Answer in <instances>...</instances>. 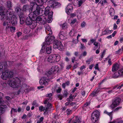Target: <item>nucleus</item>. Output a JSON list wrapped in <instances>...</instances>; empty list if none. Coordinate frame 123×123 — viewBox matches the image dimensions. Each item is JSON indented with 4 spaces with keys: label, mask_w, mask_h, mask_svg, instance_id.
Here are the masks:
<instances>
[{
    "label": "nucleus",
    "mask_w": 123,
    "mask_h": 123,
    "mask_svg": "<svg viewBox=\"0 0 123 123\" xmlns=\"http://www.w3.org/2000/svg\"><path fill=\"white\" fill-rule=\"evenodd\" d=\"M21 81L18 78H12L9 79L8 83L9 85L13 88H18L20 85Z\"/></svg>",
    "instance_id": "nucleus-1"
},
{
    "label": "nucleus",
    "mask_w": 123,
    "mask_h": 123,
    "mask_svg": "<svg viewBox=\"0 0 123 123\" xmlns=\"http://www.w3.org/2000/svg\"><path fill=\"white\" fill-rule=\"evenodd\" d=\"M44 9V7L42 6H37L36 10L34 11L33 13L34 17H37V16L39 15L40 16L42 15L44 13V11L43 9Z\"/></svg>",
    "instance_id": "nucleus-2"
},
{
    "label": "nucleus",
    "mask_w": 123,
    "mask_h": 123,
    "mask_svg": "<svg viewBox=\"0 0 123 123\" xmlns=\"http://www.w3.org/2000/svg\"><path fill=\"white\" fill-rule=\"evenodd\" d=\"M47 104V106L45 109L43 106H41L39 107V110L41 111H43L44 114H47L51 111L52 105L50 103Z\"/></svg>",
    "instance_id": "nucleus-3"
},
{
    "label": "nucleus",
    "mask_w": 123,
    "mask_h": 123,
    "mask_svg": "<svg viewBox=\"0 0 123 123\" xmlns=\"http://www.w3.org/2000/svg\"><path fill=\"white\" fill-rule=\"evenodd\" d=\"M13 73L12 71H5L4 72H2V75L1 76V78L3 79L6 80L7 78H11L13 77Z\"/></svg>",
    "instance_id": "nucleus-4"
},
{
    "label": "nucleus",
    "mask_w": 123,
    "mask_h": 123,
    "mask_svg": "<svg viewBox=\"0 0 123 123\" xmlns=\"http://www.w3.org/2000/svg\"><path fill=\"white\" fill-rule=\"evenodd\" d=\"M53 47L54 49H58L60 51L62 50L64 48L61 42L57 40L54 41Z\"/></svg>",
    "instance_id": "nucleus-5"
},
{
    "label": "nucleus",
    "mask_w": 123,
    "mask_h": 123,
    "mask_svg": "<svg viewBox=\"0 0 123 123\" xmlns=\"http://www.w3.org/2000/svg\"><path fill=\"white\" fill-rule=\"evenodd\" d=\"M99 113V112L98 110L94 111L92 113L91 119L93 123L96 122L98 120Z\"/></svg>",
    "instance_id": "nucleus-6"
},
{
    "label": "nucleus",
    "mask_w": 123,
    "mask_h": 123,
    "mask_svg": "<svg viewBox=\"0 0 123 123\" xmlns=\"http://www.w3.org/2000/svg\"><path fill=\"white\" fill-rule=\"evenodd\" d=\"M121 101V99L119 97H117L112 101V103L110 106L112 109H113L119 105Z\"/></svg>",
    "instance_id": "nucleus-7"
},
{
    "label": "nucleus",
    "mask_w": 123,
    "mask_h": 123,
    "mask_svg": "<svg viewBox=\"0 0 123 123\" xmlns=\"http://www.w3.org/2000/svg\"><path fill=\"white\" fill-rule=\"evenodd\" d=\"M6 10L3 6L0 7V15L1 16L2 20L4 21L6 18Z\"/></svg>",
    "instance_id": "nucleus-8"
},
{
    "label": "nucleus",
    "mask_w": 123,
    "mask_h": 123,
    "mask_svg": "<svg viewBox=\"0 0 123 123\" xmlns=\"http://www.w3.org/2000/svg\"><path fill=\"white\" fill-rule=\"evenodd\" d=\"M48 4L51 7L53 8L55 7H58L61 5V4L53 0L49 1L48 2Z\"/></svg>",
    "instance_id": "nucleus-9"
},
{
    "label": "nucleus",
    "mask_w": 123,
    "mask_h": 123,
    "mask_svg": "<svg viewBox=\"0 0 123 123\" xmlns=\"http://www.w3.org/2000/svg\"><path fill=\"white\" fill-rule=\"evenodd\" d=\"M55 37L53 36H49L46 37L45 43L46 44L49 45L52 43L55 40Z\"/></svg>",
    "instance_id": "nucleus-10"
},
{
    "label": "nucleus",
    "mask_w": 123,
    "mask_h": 123,
    "mask_svg": "<svg viewBox=\"0 0 123 123\" xmlns=\"http://www.w3.org/2000/svg\"><path fill=\"white\" fill-rule=\"evenodd\" d=\"M49 81V79L47 77H42L39 81L40 85H47L48 84V82Z\"/></svg>",
    "instance_id": "nucleus-11"
},
{
    "label": "nucleus",
    "mask_w": 123,
    "mask_h": 123,
    "mask_svg": "<svg viewBox=\"0 0 123 123\" xmlns=\"http://www.w3.org/2000/svg\"><path fill=\"white\" fill-rule=\"evenodd\" d=\"M59 69V68L58 66H53L48 71V73L49 74H55L58 72Z\"/></svg>",
    "instance_id": "nucleus-12"
},
{
    "label": "nucleus",
    "mask_w": 123,
    "mask_h": 123,
    "mask_svg": "<svg viewBox=\"0 0 123 123\" xmlns=\"http://www.w3.org/2000/svg\"><path fill=\"white\" fill-rule=\"evenodd\" d=\"M33 13H29V17L26 18L25 23H32V21H34V20L32 18H34L36 17H34V15Z\"/></svg>",
    "instance_id": "nucleus-13"
},
{
    "label": "nucleus",
    "mask_w": 123,
    "mask_h": 123,
    "mask_svg": "<svg viewBox=\"0 0 123 123\" xmlns=\"http://www.w3.org/2000/svg\"><path fill=\"white\" fill-rule=\"evenodd\" d=\"M15 12L19 16V17H22L24 16V14L21 10L20 7H17L15 9Z\"/></svg>",
    "instance_id": "nucleus-14"
},
{
    "label": "nucleus",
    "mask_w": 123,
    "mask_h": 123,
    "mask_svg": "<svg viewBox=\"0 0 123 123\" xmlns=\"http://www.w3.org/2000/svg\"><path fill=\"white\" fill-rule=\"evenodd\" d=\"M58 38L60 39L63 40L66 38V33L63 31H61L58 35Z\"/></svg>",
    "instance_id": "nucleus-15"
},
{
    "label": "nucleus",
    "mask_w": 123,
    "mask_h": 123,
    "mask_svg": "<svg viewBox=\"0 0 123 123\" xmlns=\"http://www.w3.org/2000/svg\"><path fill=\"white\" fill-rule=\"evenodd\" d=\"M14 24H12V25H10L9 24H7L6 30H7L8 28H9L10 31L11 32H14L16 30L15 27L13 25Z\"/></svg>",
    "instance_id": "nucleus-16"
},
{
    "label": "nucleus",
    "mask_w": 123,
    "mask_h": 123,
    "mask_svg": "<svg viewBox=\"0 0 123 123\" xmlns=\"http://www.w3.org/2000/svg\"><path fill=\"white\" fill-rule=\"evenodd\" d=\"M52 95V93H49L47 94L46 95V97H49V98L45 100L44 102V104H46L47 103H49V102L51 101L52 99V98L51 97Z\"/></svg>",
    "instance_id": "nucleus-17"
},
{
    "label": "nucleus",
    "mask_w": 123,
    "mask_h": 123,
    "mask_svg": "<svg viewBox=\"0 0 123 123\" xmlns=\"http://www.w3.org/2000/svg\"><path fill=\"white\" fill-rule=\"evenodd\" d=\"M45 31L48 34L51 35L52 33V32L51 29L50 27L48 24H46L45 26Z\"/></svg>",
    "instance_id": "nucleus-18"
},
{
    "label": "nucleus",
    "mask_w": 123,
    "mask_h": 123,
    "mask_svg": "<svg viewBox=\"0 0 123 123\" xmlns=\"http://www.w3.org/2000/svg\"><path fill=\"white\" fill-rule=\"evenodd\" d=\"M7 66V63L5 61L2 62V63H0V70L5 69L6 68Z\"/></svg>",
    "instance_id": "nucleus-19"
},
{
    "label": "nucleus",
    "mask_w": 123,
    "mask_h": 123,
    "mask_svg": "<svg viewBox=\"0 0 123 123\" xmlns=\"http://www.w3.org/2000/svg\"><path fill=\"white\" fill-rule=\"evenodd\" d=\"M68 93L66 91H64L63 93V95L62 94H58L57 95V97L60 99L61 100H62V98L65 97H67L68 95Z\"/></svg>",
    "instance_id": "nucleus-20"
},
{
    "label": "nucleus",
    "mask_w": 123,
    "mask_h": 123,
    "mask_svg": "<svg viewBox=\"0 0 123 123\" xmlns=\"http://www.w3.org/2000/svg\"><path fill=\"white\" fill-rule=\"evenodd\" d=\"M55 55H54V54H52L49 55L47 58V61L50 63L54 62L55 60L54 59V57H55Z\"/></svg>",
    "instance_id": "nucleus-21"
},
{
    "label": "nucleus",
    "mask_w": 123,
    "mask_h": 123,
    "mask_svg": "<svg viewBox=\"0 0 123 123\" xmlns=\"http://www.w3.org/2000/svg\"><path fill=\"white\" fill-rule=\"evenodd\" d=\"M66 12L68 14L71 12L73 9L72 6L71 5H68L66 8Z\"/></svg>",
    "instance_id": "nucleus-22"
},
{
    "label": "nucleus",
    "mask_w": 123,
    "mask_h": 123,
    "mask_svg": "<svg viewBox=\"0 0 123 123\" xmlns=\"http://www.w3.org/2000/svg\"><path fill=\"white\" fill-rule=\"evenodd\" d=\"M77 31L74 29H72L69 33V35L71 37H73L77 35Z\"/></svg>",
    "instance_id": "nucleus-23"
},
{
    "label": "nucleus",
    "mask_w": 123,
    "mask_h": 123,
    "mask_svg": "<svg viewBox=\"0 0 123 123\" xmlns=\"http://www.w3.org/2000/svg\"><path fill=\"white\" fill-rule=\"evenodd\" d=\"M112 31L111 30H109L108 28H106L104 31H102V35H108L111 33Z\"/></svg>",
    "instance_id": "nucleus-24"
},
{
    "label": "nucleus",
    "mask_w": 123,
    "mask_h": 123,
    "mask_svg": "<svg viewBox=\"0 0 123 123\" xmlns=\"http://www.w3.org/2000/svg\"><path fill=\"white\" fill-rule=\"evenodd\" d=\"M50 8L49 7L47 6L45 9V12H44V14L46 16L48 15H49V13L51 12H53L52 11H50Z\"/></svg>",
    "instance_id": "nucleus-25"
},
{
    "label": "nucleus",
    "mask_w": 123,
    "mask_h": 123,
    "mask_svg": "<svg viewBox=\"0 0 123 123\" xmlns=\"http://www.w3.org/2000/svg\"><path fill=\"white\" fill-rule=\"evenodd\" d=\"M119 68V66L117 63L114 64L112 68V71L114 72L117 70Z\"/></svg>",
    "instance_id": "nucleus-26"
},
{
    "label": "nucleus",
    "mask_w": 123,
    "mask_h": 123,
    "mask_svg": "<svg viewBox=\"0 0 123 123\" xmlns=\"http://www.w3.org/2000/svg\"><path fill=\"white\" fill-rule=\"evenodd\" d=\"M53 12H51L49 13V15L48 16V18L47 22L48 23H51L53 20L52 17Z\"/></svg>",
    "instance_id": "nucleus-27"
},
{
    "label": "nucleus",
    "mask_w": 123,
    "mask_h": 123,
    "mask_svg": "<svg viewBox=\"0 0 123 123\" xmlns=\"http://www.w3.org/2000/svg\"><path fill=\"white\" fill-rule=\"evenodd\" d=\"M13 11L11 9H9L7 11L6 10V14L7 15V16H8V15H9L8 17H11V15L13 14Z\"/></svg>",
    "instance_id": "nucleus-28"
},
{
    "label": "nucleus",
    "mask_w": 123,
    "mask_h": 123,
    "mask_svg": "<svg viewBox=\"0 0 123 123\" xmlns=\"http://www.w3.org/2000/svg\"><path fill=\"white\" fill-rule=\"evenodd\" d=\"M11 23H17V19L16 16L14 15H12L11 20Z\"/></svg>",
    "instance_id": "nucleus-29"
},
{
    "label": "nucleus",
    "mask_w": 123,
    "mask_h": 123,
    "mask_svg": "<svg viewBox=\"0 0 123 123\" xmlns=\"http://www.w3.org/2000/svg\"><path fill=\"white\" fill-rule=\"evenodd\" d=\"M54 55H55V56L54 57V59L55 60V62H58L59 61L61 58V57L60 55L58 54H54Z\"/></svg>",
    "instance_id": "nucleus-30"
},
{
    "label": "nucleus",
    "mask_w": 123,
    "mask_h": 123,
    "mask_svg": "<svg viewBox=\"0 0 123 123\" xmlns=\"http://www.w3.org/2000/svg\"><path fill=\"white\" fill-rule=\"evenodd\" d=\"M119 76H121V75L118 71V72H116L114 73L112 76V78H116Z\"/></svg>",
    "instance_id": "nucleus-31"
},
{
    "label": "nucleus",
    "mask_w": 123,
    "mask_h": 123,
    "mask_svg": "<svg viewBox=\"0 0 123 123\" xmlns=\"http://www.w3.org/2000/svg\"><path fill=\"white\" fill-rule=\"evenodd\" d=\"M113 111H112L111 112H109L106 110H105L104 112V113L105 114L108 115H109L110 117V118L111 119V120L112 119V113Z\"/></svg>",
    "instance_id": "nucleus-32"
},
{
    "label": "nucleus",
    "mask_w": 123,
    "mask_h": 123,
    "mask_svg": "<svg viewBox=\"0 0 123 123\" xmlns=\"http://www.w3.org/2000/svg\"><path fill=\"white\" fill-rule=\"evenodd\" d=\"M52 49L51 47H47L46 49V52L47 54H49L52 52Z\"/></svg>",
    "instance_id": "nucleus-33"
},
{
    "label": "nucleus",
    "mask_w": 123,
    "mask_h": 123,
    "mask_svg": "<svg viewBox=\"0 0 123 123\" xmlns=\"http://www.w3.org/2000/svg\"><path fill=\"white\" fill-rule=\"evenodd\" d=\"M30 6L28 5H26L23 6L22 9L23 11H26L29 9Z\"/></svg>",
    "instance_id": "nucleus-34"
},
{
    "label": "nucleus",
    "mask_w": 123,
    "mask_h": 123,
    "mask_svg": "<svg viewBox=\"0 0 123 123\" xmlns=\"http://www.w3.org/2000/svg\"><path fill=\"white\" fill-rule=\"evenodd\" d=\"M110 15L111 16H113L114 15L115 12L114 9L112 8H111L109 10Z\"/></svg>",
    "instance_id": "nucleus-35"
},
{
    "label": "nucleus",
    "mask_w": 123,
    "mask_h": 123,
    "mask_svg": "<svg viewBox=\"0 0 123 123\" xmlns=\"http://www.w3.org/2000/svg\"><path fill=\"white\" fill-rule=\"evenodd\" d=\"M100 91L99 89H98L96 91H94L91 94V95L92 97H94L96 95V94L98 92Z\"/></svg>",
    "instance_id": "nucleus-36"
},
{
    "label": "nucleus",
    "mask_w": 123,
    "mask_h": 123,
    "mask_svg": "<svg viewBox=\"0 0 123 123\" xmlns=\"http://www.w3.org/2000/svg\"><path fill=\"white\" fill-rule=\"evenodd\" d=\"M61 27L63 29H65L68 27L67 24H63L60 25Z\"/></svg>",
    "instance_id": "nucleus-37"
},
{
    "label": "nucleus",
    "mask_w": 123,
    "mask_h": 123,
    "mask_svg": "<svg viewBox=\"0 0 123 123\" xmlns=\"http://www.w3.org/2000/svg\"><path fill=\"white\" fill-rule=\"evenodd\" d=\"M74 117L75 119L74 121L77 123H80L81 120L80 118L76 116H75Z\"/></svg>",
    "instance_id": "nucleus-38"
},
{
    "label": "nucleus",
    "mask_w": 123,
    "mask_h": 123,
    "mask_svg": "<svg viewBox=\"0 0 123 123\" xmlns=\"http://www.w3.org/2000/svg\"><path fill=\"white\" fill-rule=\"evenodd\" d=\"M42 20V18L40 16L36 18V23H38L40 22V23H41V21Z\"/></svg>",
    "instance_id": "nucleus-39"
},
{
    "label": "nucleus",
    "mask_w": 123,
    "mask_h": 123,
    "mask_svg": "<svg viewBox=\"0 0 123 123\" xmlns=\"http://www.w3.org/2000/svg\"><path fill=\"white\" fill-rule=\"evenodd\" d=\"M76 15L78 19H80L81 18V13L80 12V11L79 10H77V11Z\"/></svg>",
    "instance_id": "nucleus-40"
},
{
    "label": "nucleus",
    "mask_w": 123,
    "mask_h": 123,
    "mask_svg": "<svg viewBox=\"0 0 123 123\" xmlns=\"http://www.w3.org/2000/svg\"><path fill=\"white\" fill-rule=\"evenodd\" d=\"M44 117H41L39 119L37 120V123H43V120Z\"/></svg>",
    "instance_id": "nucleus-41"
},
{
    "label": "nucleus",
    "mask_w": 123,
    "mask_h": 123,
    "mask_svg": "<svg viewBox=\"0 0 123 123\" xmlns=\"http://www.w3.org/2000/svg\"><path fill=\"white\" fill-rule=\"evenodd\" d=\"M6 6L7 7L9 8V9L12 7L11 2L9 1H8L6 2Z\"/></svg>",
    "instance_id": "nucleus-42"
},
{
    "label": "nucleus",
    "mask_w": 123,
    "mask_h": 123,
    "mask_svg": "<svg viewBox=\"0 0 123 123\" xmlns=\"http://www.w3.org/2000/svg\"><path fill=\"white\" fill-rule=\"evenodd\" d=\"M24 16L22 17H19L20 19V23H24L25 22V18H24Z\"/></svg>",
    "instance_id": "nucleus-43"
},
{
    "label": "nucleus",
    "mask_w": 123,
    "mask_h": 123,
    "mask_svg": "<svg viewBox=\"0 0 123 123\" xmlns=\"http://www.w3.org/2000/svg\"><path fill=\"white\" fill-rule=\"evenodd\" d=\"M5 20L4 21H4L3 23H10V18H5Z\"/></svg>",
    "instance_id": "nucleus-44"
},
{
    "label": "nucleus",
    "mask_w": 123,
    "mask_h": 123,
    "mask_svg": "<svg viewBox=\"0 0 123 123\" xmlns=\"http://www.w3.org/2000/svg\"><path fill=\"white\" fill-rule=\"evenodd\" d=\"M123 51V49H119L117 51H116V53L117 54H121Z\"/></svg>",
    "instance_id": "nucleus-45"
},
{
    "label": "nucleus",
    "mask_w": 123,
    "mask_h": 123,
    "mask_svg": "<svg viewBox=\"0 0 123 123\" xmlns=\"http://www.w3.org/2000/svg\"><path fill=\"white\" fill-rule=\"evenodd\" d=\"M105 50H104L102 52V54L101 55V57L99 58V60H101L103 58L104 55H105Z\"/></svg>",
    "instance_id": "nucleus-46"
},
{
    "label": "nucleus",
    "mask_w": 123,
    "mask_h": 123,
    "mask_svg": "<svg viewBox=\"0 0 123 123\" xmlns=\"http://www.w3.org/2000/svg\"><path fill=\"white\" fill-rule=\"evenodd\" d=\"M17 111V109H15L13 108H12L10 111L11 114H12L13 112H16Z\"/></svg>",
    "instance_id": "nucleus-47"
},
{
    "label": "nucleus",
    "mask_w": 123,
    "mask_h": 123,
    "mask_svg": "<svg viewBox=\"0 0 123 123\" xmlns=\"http://www.w3.org/2000/svg\"><path fill=\"white\" fill-rule=\"evenodd\" d=\"M6 83L2 82L0 84V86L2 88H3L6 86Z\"/></svg>",
    "instance_id": "nucleus-48"
},
{
    "label": "nucleus",
    "mask_w": 123,
    "mask_h": 123,
    "mask_svg": "<svg viewBox=\"0 0 123 123\" xmlns=\"http://www.w3.org/2000/svg\"><path fill=\"white\" fill-rule=\"evenodd\" d=\"M106 3H107L106 0H101L99 2V3L101 4L102 5H103L104 4H105Z\"/></svg>",
    "instance_id": "nucleus-49"
},
{
    "label": "nucleus",
    "mask_w": 123,
    "mask_h": 123,
    "mask_svg": "<svg viewBox=\"0 0 123 123\" xmlns=\"http://www.w3.org/2000/svg\"><path fill=\"white\" fill-rule=\"evenodd\" d=\"M76 95H74L72 96V95H71L69 96V98H70L71 101H72L73 99L76 96Z\"/></svg>",
    "instance_id": "nucleus-50"
},
{
    "label": "nucleus",
    "mask_w": 123,
    "mask_h": 123,
    "mask_svg": "<svg viewBox=\"0 0 123 123\" xmlns=\"http://www.w3.org/2000/svg\"><path fill=\"white\" fill-rule=\"evenodd\" d=\"M119 86L118 84H117L116 86H114L113 88L114 89H116V90H117L118 89H120L121 88L120 86H119L117 87L118 86Z\"/></svg>",
    "instance_id": "nucleus-51"
},
{
    "label": "nucleus",
    "mask_w": 123,
    "mask_h": 123,
    "mask_svg": "<svg viewBox=\"0 0 123 123\" xmlns=\"http://www.w3.org/2000/svg\"><path fill=\"white\" fill-rule=\"evenodd\" d=\"M72 111V110H70L69 109H68L66 111V113L68 114L69 115L70 114Z\"/></svg>",
    "instance_id": "nucleus-52"
},
{
    "label": "nucleus",
    "mask_w": 123,
    "mask_h": 123,
    "mask_svg": "<svg viewBox=\"0 0 123 123\" xmlns=\"http://www.w3.org/2000/svg\"><path fill=\"white\" fill-rule=\"evenodd\" d=\"M32 105L33 106H35L37 107L38 106V105L37 103L35 101H33L32 104Z\"/></svg>",
    "instance_id": "nucleus-53"
},
{
    "label": "nucleus",
    "mask_w": 123,
    "mask_h": 123,
    "mask_svg": "<svg viewBox=\"0 0 123 123\" xmlns=\"http://www.w3.org/2000/svg\"><path fill=\"white\" fill-rule=\"evenodd\" d=\"M119 71L120 75L123 76V68L120 70H119Z\"/></svg>",
    "instance_id": "nucleus-54"
},
{
    "label": "nucleus",
    "mask_w": 123,
    "mask_h": 123,
    "mask_svg": "<svg viewBox=\"0 0 123 123\" xmlns=\"http://www.w3.org/2000/svg\"><path fill=\"white\" fill-rule=\"evenodd\" d=\"M106 60H108V63L110 65H111L112 64V63L111 61V59L109 58V57H108L106 58Z\"/></svg>",
    "instance_id": "nucleus-55"
},
{
    "label": "nucleus",
    "mask_w": 123,
    "mask_h": 123,
    "mask_svg": "<svg viewBox=\"0 0 123 123\" xmlns=\"http://www.w3.org/2000/svg\"><path fill=\"white\" fill-rule=\"evenodd\" d=\"M37 2L39 3V5H40V6H41V5L43 3L41 0H37Z\"/></svg>",
    "instance_id": "nucleus-56"
},
{
    "label": "nucleus",
    "mask_w": 123,
    "mask_h": 123,
    "mask_svg": "<svg viewBox=\"0 0 123 123\" xmlns=\"http://www.w3.org/2000/svg\"><path fill=\"white\" fill-rule=\"evenodd\" d=\"M70 16L71 18H73L76 15V14L75 13H72L70 14Z\"/></svg>",
    "instance_id": "nucleus-57"
},
{
    "label": "nucleus",
    "mask_w": 123,
    "mask_h": 123,
    "mask_svg": "<svg viewBox=\"0 0 123 123\" xmlns=\"http://www.w3.org/2000/svg\"><path fill=\"white\" fill-rule=\"evenodd\" d=\"M90 104V103L89 102H86V103L84 105V108L85 109V108H86L87 107H88Z\"/></svg>",
    "instance_id": "nucleus-58"
},
{
    "label": "nucleus",
    "mask_w": 123,
    "mask_h": 123,
    "mask_svg": "<svg viewBox=\"0 0 123 123\" xmlns=\"http://www.w3.org/2000/svg\"><path fill=\"white\" fill-rule=\"evenodd\" d=\"M78 3L79 6H80L83 3V2L82 0H79L78 1Z\"/></svg>",
    "instance_id": "nucleus-59"
},
{
    "label": "nucleus",
    "mask_w": 123,
    "mask_h": 123,
    "mask_svg": "<svg viewBox=\"0 0 123 123\" xmlns=\"http://www.w3.org/2000/svg\"><path fill=\"white\" fill-rule=\"evenodd\" d=\"M93 44L95 45V46L98 47V45H100V43H98L97 42H95Z\"/></svg>",
    "instance_id": "nucleus-60"
},
{
    "label": "nucleus",
    "mask_w": 123,
    "mask_h": 123,
    "mask_svg": "<svg viewBox=\"0 0 123 123\" xmlns=\"http://www.w3.org/2000/svg\"><path fill=\"white\" fill-rule=\"evenodd\" d=\"M78 40L77 39H73V42L75 43H78Z\"/></svg>",
    "instance_id": "nucleus-61"
},
{
    "label": "nucleus",
    "mask_w": 123,
    "mask_h": 123,
    "mask_svg": "<svg viewBox=\"0 0 123 123\" xmlns=\"http://www.w3.org/2000/svg\"><path fill=\"white\" fill-rule=\"evenodd\" d=\"M95 68L96 69H97L98 70H99V68L98 67V64H97L95 65Z\"/></svg>",
    "instance_id": "nucleus-62"
},
{
    "label": "nucleus",
    "mask_w": 123,
    "mask_h": 123,
    "mask_svg": "<svg viewBox=\"0 0 123 123\" xmlns=\"http://www.w3.org/2000/svg\"><path fill=\"white\" fill-rule=\"evenodd\" d=\"M61 89L60 88H59L58 89L56 90L57 92L58 93H60L61 91Z\"/></svg>",
    "instance_id": "nucleus-63"
},
{
    "label": "nucleus",
    "mask_w": 123,
    "mask_h": 123,
    "mask_svg": "<svg viewBox=\"0 0 123 123\" xmlns=\"http://www.w3.org/2000/svg\"><path fill=\"white\" fill-rule=\"evenodd\" d=\"M77 19L76 18L73 19L71 22V23H75L76 22Z\"/></svg>",
    "instance_id": "nucleus-64"
}]
</instances>
